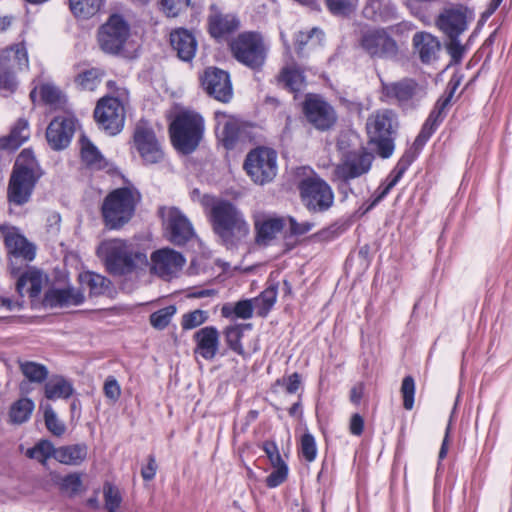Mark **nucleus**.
<instances>
[{
    "label": "nucleus",
    "instance_id": "473e14b6",
    "mask_svg": "<svg viewBox=\"0 0 512 512\" xmlns=\"http://www.w3.org/2000/svg\"><path fill=\"white\" fill-rule=\"evenodd\" d=\"M239 21L234 15L214 12L209 17V31L215 38L231 33L238 28Z\"/></svg>",
    "mask_w": 512,
    "mask_h": 512
},
{
    "label": "nucleus",
    "instance_id": "c85d7f7f",
    "mask_svg": "<svg viewBox=\"0 0 512 512\" xmlns=\"http://www.w3.org/2000/svg\"><path fill=\"white\" fill-rule=\"evenodd\" d=\"M413 45L422 62L430 63L437 58L440 50L438 39L430 33L418 32L413 37Z\"/></svg>",
    "mask_w": 512,
    "mask_h": 512
},
{
    "label": "nucleus",
    "instance_id": "c756f323",
    "mask_svg": "<svg viewBox=\"0 0 512 512\" xmlns=\"http://www.w3.org/2000/svg\"><path fill=\"white\" fill-rule=\"evenodd\" d=\"M84 301L81 292L75 289H56L49 291L45 295V305L50 307H67L79 305Z\"/></svg>",
    "mask_w": 512,
    "mask_h": 512
},
{
    "label": "nucleus",
    "instance_id": "ddd939ff",
    "mask_svg": "<svg viewBox=\"0 0 512 512\" xmlns=\"http://www.w3.org/2000/svg\"><path fill=\"white\" fill-rule=\"evenodd\" d=\"M167 238L175 245H184L191 240L195 231L189 219L175 207H164L160 210Z\"/></svg>",
    "mask_w": 512,
    "mask_h": 512
},
{
    "label": "nucleus",
    "instance_id": "8fccbe9b",
    "mask_svg": "<svg viewBox=\"0 0 512 512\" xmlns=\"http://www.w3.org/2000/svg\"><path fill=\"white\" fill-rule=\"evenodd\" d=\"M103 495L105 508L109 512H118L122 502V496L119 489L110 483H105L103 487Z\"/></svg>",
    "mask_w": 512,
    "mask_h": 512
},
{
    "label": "nucleus",
    "instance_id": "a19ab883",
    "mask_svg": "<svg viewBox=\"0 0 512 512\" xmlns=\"http://www.w3.org/2000/svg\"><path fill=\"white\" fill-rule=\"evenodd\" d=\"M34 407V402L29 398H21L17 400L10 408V421L14 424H22L28 421L32 415Z\"/></svg>",
    "mask_w": 512,
    "mask_h": 512
},
{
    "label": "nucleus",
    "instance_id": "2f4dec72",
    "mask_svg": "<svg viewBox=\"0 0 512 512\" xmlns=\"http://www.w3.org/2000/svg\"><path fill=\"white\" fill-rule=\"evenodd\" d=\"M30 137L28 121L19 119L11 129L9 135L0 138V149L15 150Z\"/></svg>",
    "mask_w": 512,
    "mask_h": 512
},
{
    "label": "nucleus",
    "instance_id": "6e6d98bb",
    "mask_svg": "<svg viewBox=\"0 0 512 512\" xmlns=\"http://www.w3.org/2000/svg\"><path fill=\"white\" fill-rule=\"evenodd\" d=\"M401 394L403 397V406L406 410H411L414 406L415 381L411 376H406L401 385Z\"/></svg>",
    "mask_w": 512,
    "mask_h": 512
},
{
    "label": "nucleus",
    "instance_id": "1a4fd4ad",
    "mask_svg": "<svg viewBox=\"0 0 512 512\" xmlns=\"http://www.w3.org/2000/svg\"><path fill=\"white\" fill-rule=\"evenodd\" d=\"M244 169L256 184L268 183L277 174V154L269 148H256L246 156Z\"/></svg>",
    "mask_w": 512,
    "mask_h": 512
},
{
    "label": "nucleus",
    "instance_id": "0eeeda50",
    "mask_svg": "<svg viewBox=\"0 0 512 512\" xmlns=\"http://www.w3.org/2000/svg\"><path fill=\"white\" fill-rule=\"evenodd\" d=\"M97 44L101 51L110 55L122 54L131 38L128 21L119 14H112L97 30Z\"/></svg>",
    "mask_w": 512,
    "mask_h": 512
},
{
    "label": "nucleus",
    "instance_id": "c9c22d12",
    "mask_svg": "<svg viewBox=\"0 0 512 512\" xmlns=\"http://www.w3.org/2000/svg\"><path fill=\"white\" fill-rule=\"evenodd\" d=\"M12 173L40 178V168L31 150L24 149L18 155Z\"/></svg>",
    "mask_w": 512,
    "mask_h": 512
},
{
    "label": "nucleus",
    "instance_id": "0e129e2a",
    "mask_svg": "<svg viewBox=\"0 0 512 512\" xmlns=\"http://www.w3.org/2000/svg\"><path fill=\"white\" fill-rule=\"evenodd\" d=\"M263 450L268 457L271 466H276L280 464H285V461L282 459L279 449L275 442L266 441L263 443Z\"/></svg>",
    "mask_w": 512,
    "mask_h": 512
},
{
    "label": "nucleus",
    "instance_id": "3c124183",
    "mask_svg": "<svg viewBox=\"0 0 512 512\" xmlns=\"http://www.w3.org/2000/svg\"><path fill=\"white\" fill-rule=\"evenodd\" d=\"M324 38V33L319 28H313L309 32H299L296 36V45L298 52H301L305 45H320Z\"/></svg>",
    "mask_w": 512,
    "mask_h": 512
},
{
    "label": "nucleus",
    "instance_id": "b1692460",
    "mask_svg": "<svg viewBox=\"0 0 512 512\" xmlns=\"http://www.w3.org/2000/svg\"><path fill=\"white\" fill-rule=\"evenodd\" d=\"M170 43L183 61H191L197 50V41L193 34L186 29H177L170 34Z\"/></svg>",
    "mask_w": 512,
    "mask_h": 512
},
{
    "label": "nucleus",
    "instance_id": "864d4df0",
    "mask_svg": "<svg viewBox=\"0 0 512 512\" xmlns=\"http://www.w3.org/2000/svg\"><path fill=\"white\" fill-rule=\"evenodd\" d=\"M60 490L68 496H74L80 492L82 479L78 473H71L61 479Z\"/></svg>",
    "mask_w": 512,
    "mask_h": 512
},
{
    "label": "nucleus",
    "instance_id": "052dcab7",
    "mask_svg": "<svg viewBox=\"0 0 512 512\" xmlns=\"http://www.w3.org/2000/svg\"><path fill=\"white\" fill-rule=\"evenodd\" d=\"M301 453L308 462H312L316 458V443L314 437L310 433H305L301 438Z\"/></svg>",
    "mask_w": 512,
    "mask_h": 512
},
{
    "label": "nucleus",
    "instance_id": "49530a36",
    "mask_svg": "<svg viewBox=\"0 0 512 512\" xmlns=\"http://www.w3.org/2000/svg\"><path fill=\"white\" fill-rule=\"evenodd\" d=\"M101 76V72L93 68L78 74L75 78V83L82 90L94 91L101 82Z\"/></svg>",
    "mask_w": 512,
    "mask_h": 512
},
{
    "label": "nucleus",
    "instance_id": "37998d69",
    "mask_svg": "<svg viewBox=\"0 0 512 512\" xmlns=\"http://www.w3.org/2000/svg\"><path fill=\"white\" fill-rule=\"evenodd\" d=\"M101 0H69L70 10L75 16L88 18L100 8Z\"/></svg>",
    "mask_w": 512,
    "mask_h": 512
},
{
    "label": "nucleus",
    "instance_id": "4d7b16f0",
    "mask_svg": "<svg viewBox=\"0 0 512 512\" xmlns=\"http://www.w3.org/2000/svg\"><path fill=\"white\" fill-rule=\"evenodd\" d=\"M190 2L191 0H160V7L168 17H176Z\"/></svg>",
    "mask_w": 512,
    "mask_h": 512
},
{
    "label": "nucleus",
    "instance_id": "79ce46f5",
    "mask_svg": "<svg viewBox=\"0 0 512 512\" xmlns=\"http://www.w3.org/2000/svg\"><path fill=\"white\" fill-rule=\"evenodd\" d=\"M277 289L275 286L267 287L258 297L253 298L254 309L259 316H266L276 302Z\"/></svg>",
    "mask_w": 512,
    "mask_h": 512
},
{
    "label": "nucleus",
    "instance_id": "e2e57ef3",
    "mask_svg": "<svg viewBox=\"0 0 512 512\" xmlns=\"http://www.w3.org/2000/svg\"><path fill=\"white\" fill-rule=\"evenodd\" d=\"M276 385L283 386L288 394L296 393L301 386V376L298 373H292L287 377H282L276 381Z\"/></svg>",
    "mask_w": 512,
    "mask_h": 512
},
{
    "label": "nucleus",
    "instance_id": "5fc2aeb1",
    "mask_svg": "<svg viewBox=\"0 0 512 512\" xmlns=\"http://www.w3.org/2000/svg\"><path fill=\"white\" fill-rule=\"evenodd\" d=\"M45 424L47 429L55 436H61L65 432V425L58 418L53 409L48 406L44 412Z\"/></svg>",
    "mask_w": 512,
    "mask_h": 512
},
{
    "label": "nucleus",
    "instance_id": "4c0bfd02",
    "mask_svg": "<svg viewBox=\"0 0 512 512\" xmlns=\"http://www.w3.org/2000/svg\"><path fill=\"white\" fill-rule=\"evenodd\" d=\"M251 324H236L224 329L223 334L228 347L235 353L244 356L245 351L241 343L244 330H250Z\"/></svg>",
    "mask_w": 512,
    "mask_h": 512
},
{
    "label": "nucleus",
    "instance_id": "f704fd0d",
    "mask_svg": "<svg viewBox=\"0 0 512 512\" xmlns=\"http://www.w3.org/2000/svg\"><path fill=\"white\" fill-rule=\"evenodd\" d=\"M255 228L257 231L256 241L259 244H267L282 230L283 221L280 218L271 217L257 219Z\"/></svg>",
    "mask_w": 512,
    "mask_h": 512
},
{
    "label": "nucleus",
    "instance_id": "de8ad7c7",
    "mask_svg": "<svg viewBox=\"0 0 512 512\" xmlns=\"http://www.w3.org/2000/svg\"><path fill=\"white\" fill-rule=\"evenodd\" d=\"M327 9L335 16H349L358 7L359 0H325Z\"/></svg>",
    "mask_w": 512,
    "mask_h": 512
},
{
    "label": "nucleus",
    "instance_id": "9d476101",
    "mask_svg": "<svg viewBox=\"0 0 512 512\" xmlns=\"http://www.w3.org/2000/svg\"><path fill=\"white\" fill-rule=\"evenodd\" d=\"M300 194L304 205L314 212L328 210L334 201L331 187L320 177H308L299 184Z\"/></svg>",
    "mask_w": 512,
    "mask_h": 512
},
{
    "label": "nucleus",
    "instance_id": "338daca9",
    "mask_svg": "<svg viewBox=\"0 0 512 512\" xmlns=\"http://www.w3.org/2000/svg\"><path fill=\"white\" fill-rule=\"evenodd\" d=\"M103 390L105 396L113 402H116L120 398L121 388L114 377L110 376L106 379Z\"/></svg>",
    "mask_w": 512,
    "mask_h": 512
},
{
    "label": "nucleus",
    "instance_id": "f8f14e48",
    "mask_svg": "<svg viewBox=\"0 0 512 512\" xmlns=\"http://www.w3.org/2000/svg\"><path fill=\"white\" fill-rule=\"evenodd\" d=\"M133 147L147 164L162 161L164 152L154 130L146 121H139L134 129Z\"/></svg>",
    "mask_w": 512,
    "mask_h": 512
},
{
    "label": "nucleus",
    "instance_id": "f3484780",
    "mask_svg": "<svg viewBox=\"0 0 512 512\" xmlns=\"http://www.w3.org/2000/svg\"><path fill=\"white\" fill-rule=\"evenodd\" d=\"M474 19L472 12L463 6L445 8L436 19V26L448 38L459 37Z\"/></svg>",
    "mask_w": 512,
    "mask_h": 512
},
{
    "label": "nucleus",
    "instance_id": "e433bc0d",
    "mask_svg": "<svg viewBox=\"0 0 512 512\" xmlns=\"http://www.w3.org/2000/svg\"><path fill=\"white\" fill-rule=\"evenodd\" d=\"M79 279L82 286L89 289L91 296L106 294L111 284L110 280L104 276L89 271L80 274Z\"/></svg>",
    "mask_w": 512,
    "mask_h": 512
},
{
    "label": "nucleus",
    "instance_id": "a878e982",
    "mask_svg": "<svg viewBox=\"0 0 512 512\" xmlns=\"http://www.w3.org/2000/svg\"><path fill=\"white\" fill-rule=\"evenodd\" d=\"M28 53L23 43L14 44L0 51V69L23 70L28 68Z\"/></svg>",
    "mask_w": 512,
    "mask_h": 512
},
{
    "label": "nucleus",
    "instance_id": "39448f33",
    "mask_svg": "<svg viewBox=\"0 0 512 512\" xmlns=\"http://www.w3.org/2000/svg\"><path fill=\"white\" fill-rule=\"evenodd\" d=\"M396 128V115L389 109L378 110L367 119L366 130L369 142L376 146L379 155L383 158H388L393 153L394 145L391 136Z\"/></svg>",
    "mask_w": 512,
    "mask_h": 512
},
{
    "label": "nucleus",
    "instance_id": "7c9ffc66",
    "mask_svg": "<svg viewBox=\"0 0 512 512\" xmlns=\"http://www.w3.org/2000/svg\"><path fill=\"white\" fill-rule=\"evenodd\" d=\"M87 454L88 447L86 444H72L57 448L55 460L65 465L78 466L86 460Z\"/></svg>",
    "mask_w": 512,
    "mask_h": 512
},
{
    "label": "nucleus",
    "instance_id": "aec40b11",
    "mask_svg": "<svg viewBox=\"0 0 512 512\" xmlns=\"http://www.w3.org/2000/svg\"><path fill=\"white\" fill-rule=\"evenodd\" d=\"M0 232L4 237L8 255L21 256L26 261H32L35 258V246L21 235L17 228L4 224L0 225Z\"/></svg>",
    "mask_w": 512,
    "mask_h": 512
},
{
    "label": "nucleus",
    "instance_id": "dca6fc26",
    "mask_svg": "<svg viewBox=\"0 0 512 512\" xmlns=\"http://www.w3.org/2000/svg\"><path fill=\"white\" fill-rule=\"evenodd\" d=\"M303 112L307 121L321 131L330 129L337 120L334 108L321 97L313 94L306 97Z\"/></svg>",
    "mask_w": 512,
    "mask_h": 512
},
{
    "label": "nucleus",
    "instance_id": "ea45409f",
    "mask_svg": "<svg viewBox=\"0 0 512 512\" xmlns=\"http://www.w3.org/2000/svg\"><path fill=\"white\" fill-rule=\"evenodd\" d=\"M73 393V388L70 382L63 377H52L45 384V396L50 400L68 398Z\"/></svg>",
    "mask_w": 512,
    "mask_h": 512
},
{
    "label": "nucleus",
    "instance_id": "6e6552de",
    "mask_svg": "<svg viewBox=\"0 0 512 512\" xmlns=\"http://www.w3.org/2000/svg\"><path fill=\"white\" fill-rule=\"evenodd\" d=\"M426 95V86L411 78L397 82H382L381 99L402 108L414 107Z\"/></svg>",
    "mask_w": 512,
    "mask_h": 512
},
{
    "label": "nucleus",
    "instance_id": "58836bf2",
    "mask_svg": "<svg viewBox=\"0 0 512 512\" xmlns=\"http://www.w3.org/2000/svg\"><path fill=\"white\" fill-rule=\"evenodd\" d=\"M279 82L291 92H300L305 87L303 73L295 66H287L279 75Z\"/></svg>",
    "mask_w": 512,
    "mask_h": 512
},
{
    "label": "nucleus",
    "instance_id": "20e7f679",
    "mask_svg": "<svg viewBox=\"0 0 512 512\" xmlns=\"http://www.w3.org/2000/svg\"><path fill=\"white\" fill-rule=\"evenodd\" d=\"M140 199V193L132 187L117 188L110 192L104 199L101 209L105 225L110 229L124 226L134 215Z\"/></svg>",
    "mask_w": 512,
    "mask_h": 512
},
{
    "label": "nucleus",
    "instance_id": "9b49d317",
    "mask_svg": "<svg viewBox=\"0 0 512 512\" xmlns=\"http://www.w3.org/2000/svg\"><path fill=\"white\" fill-rule=\"evenodd\" d=\"M94 118L102 130L109 135H116L124 126L123 104L118 97H102L95 107Z\"/></svg>",
    "mask_w": 512,
    "mask_h": 512
},
{
    "label": "nucleus",
    "instance_id": "6ab92c4d",
    "mask_svg": "<svg viewBox=\"0 0 512 512\" xmlns=\"http://www.w3.org/2000/svg\"><path fill=\"white\" fill-rule=\"evenodd\" d=\"M202 85L207 93L221 102L232 98L233 89L229 74L218 68H208L203 76Z\"/></svg>",
    "mask_w": 512,
    "mask_h": 512
},
{
    "label": "nucleus",
    "instance_id": "774afa93",
    "mask_svg": "<svg viewBox=\"0 0 512 512\" xmlns=\"http://www.w3.org/2000/svg\"><path fill=\"white\" fill-rule=\"evenodd\" d=\"M28 262L29 261H26V259L22 258L21 256L8 255V271L11 276L19 277L22 274V270L27 266Z\"/></svg>",
    "mask_w": 512,
    "mask_h": 512
},
{
    "label": "nucleus",
    "instance_id": "13d9d810",
    "mask_svg": "<svg viewBox=\"0 0 512 512\" xmlns=\"http://www.w3.org/2000/svg\"><path fill=\"white\" fill-rule=\"evenodd\" d=\"M402 171H399L396 175H394L391 179L388 180L387 183L381 185L374 193L373 199L368 206L367 210L376 206L389 192L390 190L397 184L399 179L402 176Z\"/></svg>",
    "mask_w": 512,
    "mask_h": 512
},
{
    "label": "nucleus",
    "instance_id": "4be33fe9",
    "mask_svg": "<svg viewBox=\"0 0 512 512\" xmlns=\"http://www.w3.org/2000/svg\"><path fill=\"white\" fill-rule=\"evenodd\" d=\"M37 181L38 179L34 176L12 173L7 189L8 201L17 206L26 204L31 198Z\"/></svg>",
    "mask_w": 512,
    "mask_h": 512
},
{
    "label": "nucleus",
    "instance_id": "bf43d9fd",
    "mask_svg": "<svg viewBox=\"0 0 512 512\" xmlns=\"http://www.w3.org/2000/svg\"><path fill=\"white\" fill-rule=\"evenodd\" d=\"M272 467L273 471L266 478V485L269 488H275L281 485L288 476V466L286 463Z\"/></svg>",
    "mask_w": 512,
    "mask_h": 512
},
{
    "label": "nucleus",
    "instance_id": "a211bd4d",
    "mask_svg": "<svg viewBox=\"0 0 512 512\" xmlns=\"http://www.w3.org/2000/svg\"><path fill=\"white\" fill-rule=\"evenodd\" d=\"M148 264L151 273L168 280L176 276L183 268L185 258L171 248H162L151 254Z\"/></svg>",
    "mask_w": 512,
    "mask_h": 512
},
{
    "label": "nucleus",
    "instance_id": "393cba45",
    "mask_svg": "<svg viewBox=\"0 0 512 512\" xmlns=\"http://www.w3.org/2000/svg\"><path fill=\"white\" fill-rule=\"evenodd\" d=\"M216 133L225 148L232 149L239 135L240 124L237 118L226 113H216Z\"/></svg>",
    "mask_w": 512,
    "mask_h": 512
},
{
    "label": "nucleus",
    "instance_id": "423d86ee",
    "mask_svg": "<svg viewBox=\"0 0 512 512\" xmlns=\"http://www.w3.org/2000/svg\"><path fill=\"white\" fill-rule=\"evenodd\" d=\"M233 57L252 70H259L265 64L268 45L258 32H243L230 44Z\"/></svg>",
    "mask_w": 512,
    "mask_h": 512
},
{
    "label": "nucleus",
    "instance_id": "603ef678",
    "mask_svg": "<svg viewBox=\"0 0 512 512\" xmlns=\"http://www.w3.org/2000/svg\"><path fill=\"white\" fill-rule=\"evenodd\" d=\"M176 313V308L172 305L161 308L150 315L151 325L159 330L167 327Z\"/></svg>",
    "mask_w": 512,
    "mask_h": 512
},
{
    "label": "nucleus",
    "instance_id": "a18cd8bd",
    "mask_svg": "<svg viewBox=\"0 0 512 512\" xmlns=\"http://www.w3.org/2000/svg\"><path fill=\"white\" fill-rule=\"evenodd\" d=\"M52 443L48 440H41L33 448L27 450L26 455L31 459L38 460L41 463H45L47 459L53 457L55 459V451Z\"/></svg>",
    "mask_w": 512,
    "mask_h": 512
},
{
    "label": "nucleus",
    "instance_id": "bb28decb",
    "mask_svg": "<svg viewBox=\"0 0 512 512\" xmlns=\"http://www.w3.org/2000/svg\"><path fill=\"white\" fill-rule=\"evenodd\" d=\"M46 282L47 277L42 271L29 268L19 276L16 289L21 295L28 293L30 297H37Z\"/></svg>",
    "mask_w": 512,
    "mask_h": 512
},
{
    "label": "nucleus",
    "instance_id": "f257e3e1",
    "mask_svg": "<svg viewBox=\"0 0 512 512\" xmlns=\"http://www.w3.org/2000/svg\"><path fill=\"white\" fill-rule=\"evenodd\" d=\"M209 219L213 231L227 248L238 247L247 241L250 226L242 211L233 203L226 200L214 201Z\"/></svg>",
    "mask_w": 512,
    "mask_h": 512
},
{
    "label": "nucleus",
    "instance_id": "412c9836",
    "mask_svg": "<svg viewBox=\"0 0 512 512\" xmlns=\"http://www.w3.org/2000/svg\"><path fill=\"white\" fill-rule=\"evenodd\" d=\"M75 129V122L70 117H56L47 127L46 138L54 150L68 146Z\"/></svg>",
    "mask_w": 512,
    "mask_h": 512
},
{
    "label": "nucleus",
    "instance_id": "cd10ccee",
    "mask_svg": "<svg viewBox=\"0 0 512 512\" xmlns=\"http://www.w3.org/2000/svg\"><path fill=\"white\" fill-rule=\"evenodd\" d=\"M362 14L372 21L386 22L396 16V6L391 0H365Z\"/></svg>",
    "mask_w": 512,
    "mask_h": 512
},
{
    "label": "nucleus",
    "instance_id": "09e8293b",
    "mask_svg": "<svg viewBox=\"0 0 512 512\" xmlns=\"http://www.w3.org/2000/svg\"><path fill=\"white\" fill-rule=\"evenodd\" d=\"M41 100L50 106H60L64 103V95L61 90L53 84L45 83L39 87Z\"/></svg>",
    "mask_w": 512,
    "mask_h": 512
},
{
    "label": "nucleus",
    "instance_id": "5701e85b",
    "mask_svg": "<svg viewBox=\"0 0 512 512\" xmlns=\"http://www.w3.org/2000/svg\"><path fill=\"white\" fill-rule=\"evenodd\" d=\"M194 340L196 342V354L206 360L214 359L220 345L219 332L215 327L206 326L199 329L194 334Z\"/></svg>",
    "mask_w": 512,
    "mask_h": 512
},
{
    "label": "nucleus",
    "instance_id": "c03bdc74",
    "mask_svg": "<svg viewBox=\"0 0 512 512\" xmlns=\"http://www.w3.org/2000/svg\"><path fill=\"white\" fill-rule=\"evenodd\" d=\"M23 375L31 382L41 383L48 376L47 368L39 363L26 361L20 364Z\"/></svg>",
    "mask_w": 512,
    "mask_h": 512
},
{
    "label": "nucleus",
    "instance_id": "f03ea898",
    "mask_svg": "<svg viewBox=\"0 0 512 512\" xmlns=\"http://www.w3.org/2000/svg\"><path fill=\"white\" fill-rule=\"evenodd\" d=\"M97 254L113 274L123 275L148 265L146 253L122 239L103 241L97 248Z\"/></svg>",
    "mask_w": 512,
    "mask_h": 512
},
{
    "label": "nucleus",
    "instance_id": "680f3d73",
    "mask_svg": "<svg viewBox=\"0 0 512 512\" xmlns=\"http://www.w3.org/2000/svg\"><path fill=\"white\" fill-rule=\"evenodd\" d=\"M207 319L206 313L202 310H194L183 315L182 327L184 329H193L203 324Z\"/></svg>",
    "mask_w": 512,
    "mask_h": 512
},
{
    "label": "nucleus",
    "instance_id": "7ed1b4c3",
    "mask_svg": "<svg viewBox=\"0 0 512 512\" xmlns=\"http://www.w3.org/2000/svg\"><path fill=\"white\" fill-rule=\"evenodd\" d=\"M169 131L174 147L189 154L198 147L203 138L204 118L196 111L182 110L171 122Z\"/></svg>",
    "mask_w": 512,
    "mask_h": 512
},
{
    "label": "nucleus",
    "instance_id": "69168bd1",
    "mask_svg": "<svg viewBox=\"0 0 512 512\" xmlns=\"http://www.w3.org/2000/svg\"><path fill=\"white\" fill-rule=\"evenodd\" d=\"M254 305L252 299L242 300L235 304L233 312L236 317L241 319H249L253 315Z\"/></svg>",
    "mask_w": 512,
    "mask_h": 512
},
{
    "label": "nucleus",
    "instance_id": "72a5a7b5",
    "mask_svg": "<svg viewBox=\"0 0 512 512\" xmlns=\"http://www.w3.org/2000/svg\"><path fill=\"white\" fill-rule=\"evenodd\" d=\"M79 143L81 159L89 168L101 170L106 167L105 158L88 137L82 135Z\"/></svg>",
    "mask_w": 512,
    "mask_h": 512
},
{
    "label": "nucleus",
    "instance_id": "2eb2a0df",
    "mask_svg": "<svg viewBox=\"0 0 512 512\" xmlns=\"http://www.w3.org/2000/svg\"><path fill=\"white\" fill-rule=\"evenodd\" d=\"M374 160L373 154L364 150L351 151L343 155L334 174L342 181H349L368 173Z\"/></svg>",
    "mask_w": 512,
    "mask_h": 512
},
{
    "label": "nucleus",
    "instance_id": "4468645a",
    "mask_svg": "<svg viewBox=\"0 0 512 512\" xmlns=\"http://www.w3.org/2000/svg\"><path fill=\"white\" fill-rule=\"evenodd\" d=\"M359 44L372 58H391L398 51L395 40L384 29H368L363 31Z\"/></svg>",
    "mask_w": 512,
    "mask_h": 512
}]
</instances>
